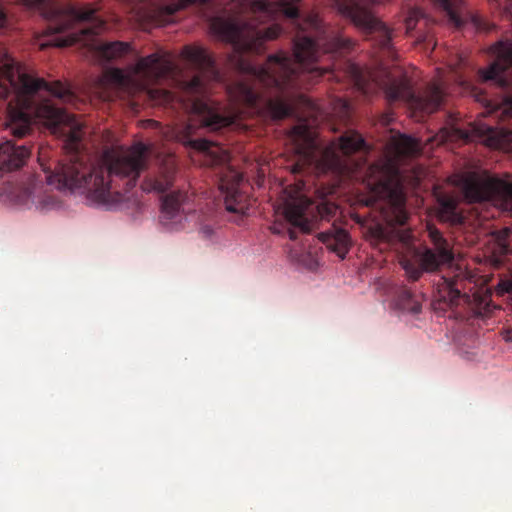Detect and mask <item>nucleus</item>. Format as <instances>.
Wrapping results in <instances>:
<instances>
[{"instance_id":"f257e3e1","label":"nucleus","mask_w":512,"mask_h":512,"mask_svg":"<svg viewBox=\"0 0 512 512\" xmlns=\"http://www.w3.org/2000/svg\"><path fill=\"white\" fill-rule=\"evenodd\" d=\"M301 0H283L282 13L299 29L295 36L293 56L285 52L270 55L263 65L256 64L253 54L264 51V44L281 34L278 25L261 29L259 24L274 17V4L268 0H233L229 7L209 16L210 29L219 39L230 45V66L243 74V78L229 87L230 96L239 103L257 111H265L272 119L296 117L298 123L291 129L290 138L295 152L307 162H313L318 150L314 129L319 107L306 95L294 94L299 88H308L330 67H318L321 46L325 52L343 55L354 48V41L342 34L327 40L316 41L311 35L302 34L309 27L320 29L317 15H309L300 22L298 3Z\"/></svg>"},{"instance_id":"f03ea898","label":"nucleus","mask_w":512,"mask_h":512,"mask_svg":"<svg viewBox=\"0 0 512 512\" xmlns=\"http://www.w3.org/2000/svg\"><path fill=\"white\" fill-rule=\"evenodd\" d=\"M41 92L67 104H74L76 100L70 86L61 81L49 83L27 74L0 45V98L11 97L8 109L12 134L22 138L29 132L33 120L43 121L53 133L63 136L71 148L66 159L52 163L44 161L46 150L39 152L38 161L47 184L58 190L81 189L95 204L114 208L125 198L118 189V181H123L126 191L135 186L148 166L152 146L138 142L123 152L106 151L98 161L92 162L91 157L78 148L83 137L82 123L51 99L42 98Z\"/></svg>"},{"instance_id":"7ed1b4c3","label":"nucleus","mask_w":512,"mask_h":512,"mask_svg":"<svg viewBox=\"0 0 512 512\" xmlns=\"http://www.w3.org/2000/svg\"><path fill=\"white\" fill-rule=\"evenodd\" d=\"M388 149L390 157L367 168L364 180L367 194L360 198V202L364 206L379 209H383L384 205L389 206L396 213L394 221L404 225L408 214L404 207L405 194L397 161L419 154L420 144L410 136L397 134L390 139Z\"/></svg>"},{"instance_id":"20e7f679","label":"nucleus","mask_w":512,"mask_h":512,"mask_svg":"<svg viewBox=\"0 0 512 512\" xmlns=\"http://www.w3.org/2000/svg\"><path fill=\"white\" fill-rule=\"evenodd\" d=\"M181 56L196 71V74L190 79L177 81L182 93L179 96L180 100L193 115L198 117L202 127L217 131L230 126L234 122V117L222 115L220 107L207 96L206 80L220 79L214 57L200 46H185Z\"/></svg>"},{"instance_id":"39448f33","label":"nucleus","mask_w":512,"mask_h":512,"mask_svg":"<svg viewBox=\"0 0 512 512\" xmlns=\"http://www.w3.org/2000/svg\"><path fill=\"white\" fill-rule=\"evenodd\" d=\"M354 80L357 89L365 96L380 89L390 103L403 101L412 110L423 114L436 111L445 95L442 83L436 82L429 84L423 92L416 94L406 77L392 76L385 68L380 71H363L360 68H354Z\"/></svg>"},{"instance_id":"423d86ee","label":"nucleus","mask_w":512,"mask_h":512,"mask_svg":"<svg viewBox=\"0 0 512 512\" xmlns=\"http://www.w3.org/2000/svg\"><path fill=\"white\" fill-rule=\"evenodd\" d=\"M193 126L187 125L180 133L179 140L187 147L201 154L203 165L219 168L218 187L224 197L225 208L235 214H246L250 200L246 193L240 190L243 176L230 166V156L226 149L213 141L193 138Z\"/></svg>"},{"instance_id":"0eeeda50","label":"nucleus","mask_w":512,"mask_h":512,"mask_svg":"<svg viewBox=\"0 0 512 512\" xmlns=\"http://www.w3.org/2000/svg\"><path fill=\"white\" fill-rule=\"evenodd\" d=\"M179 73L178 66L169 54L156 52L140 58L132 66L130 73L113 69L110 72V79L122 89L144 92L149 99L158 104H169L174 101L175 94L152 85L162 79L175 78Z\"/></svg>"},{"instance_id":"6e6552de","label":"nucleus","mask_w":512,"mask_h":512,"mask_svg":"<svg viewBox=\"0 0 512 512\" xmlns=\"http://www.w3.org/2000/svg\"><path fill=\"white\" fill-rule=\"evenodd\" d=\"M96 12L97 9L91 6L78 8L74 5H69L63 12H58L55 20L48 26L50 34L68 31L76 23H86L87 25L80 28L79 34H72L65 38H55L52 41L41 43L40 49H46L49 46L67 47L76 42L87 41L100 34L106 24L96 15Z\"/></svg>"},{"instance_id":"1a4fd4ad","label":"nucleus","mask_w":512,"mask_h":512,"mask_svg":"<svg viewBox=\"0 0 512 512\" xmlns=\"http://www.w3.org/2000/svg\"><path fill=\"white\" fill-rule=\"evenodd\" d=\"M428 236L431 247L424 246L414 250L411 257H404L400 264L408 278L417 281L423 273H434L442 267L450 265L454 260L451 244L435 227H428Z\"/></svg>"},{"instance_id":"9d476101","label":"nucleus","mask_w":512,"mask_h":512,"mask_svg":"<svg viewBox=\"0 0 512 512\" xmlns=\"http://www.w3.org/2000/svg\"><path fill=\"white\" fill-rule=\"evenodd\" d=\"M490 113L498 118L504 126L497 129L492 126H484L481 129L474 128L469 131L460 127L456 118L449 116L448 124L441 129L442 138L445 141H464L473 140V132L485 137L486 144L493 148H501L504 144L507 134H512V96H504L499 104H489Z\"/></svg>"},{"instance_id":"9b49d317","label":"nucleus","mask_w":512,"mask_h":512,"mask_svg":"<svg viewBox=\"0 0 512 512\" xmlns=\"http://www.w3.org/2000/svg\"><path fill=\"white\" fill-rule=\"evenodd\" d=\"M438 285L439 299L450 307L458 306L461 302L471 306L476 315L490 311L488 296L481 295L475 290L473 276L467 271L458 269L453 276L442 277Z\"/></svg>"},{"instance_id":"f8f14e48","label":"nucleus","mask_w":512,"mask_h":512,"mask_svg":"<svg viewBox=\"0 0 512 512\" xmlns=\"http://www.w3.org/2000/svg\"><path fill=\"white\" fill-rule=\"evenodd\" d=\"M464 195L470 202H492L504 212L512 214V179L487 176L470 178L465 182Z\"/></svg>"},{"instance_id":"ddd939ff","label":"nucleus","mask_w":512,"mask_h":512,"mask_svg":"<svg viewBox=\"0 0 512 512\" xmlns=\"http://www.w3.org/2000/svg\"><path fill=\"white\" fill-rule=\"evenodd\" d=\"M334 5L341 15L363 29L381 49L391 50L392 30L375 18L365 6L356 0H335Z\"/></svg>"},{"instance_id":"4468645a","label":"nucleus","mask_w":512,"mask_h":512,"mask_svg":"<svg viewBox=\"0 0 512 512\" xmlns=\"http://www.w3.org/2000/svg\"><path fill=\"white\" fill-rule=\"evenodd\" d=\"M491 52L495 60L487 68L478 70V80L501 88L512 87V40L495 43Z\"/></svg>"},{"instance_id":"2eb2a0df","label":"nucleus","mask_w":512,"mask_h":512,"mask_svg":"<svg viewBox=\"0 0 512 512\" xmlns=\"http://www.w3.org/2000/svg\"><path fill=\"white\" fill-rule=\"evenodd\" d=\"M312 207V202L305 196H299L285 202L284 216L290 224L288 235L291 240L297 239L296 229L303 233H309L312 229V222L308 214Z\"/></svg>"},{"instance_id":"dca6fc26","label":"nucleus","mask_w":512,"mask_h":512,"mask_svg":"<svg viewBox=\"0 0 512 512\" xmlns=\"http://www.w3.org/2000/svg\"><path fill=\"white\" fill-rule=\"evenodd\" d=\"M176 160L174 156H166L160 163L157 172L147 176L141 184L145 192L164 193L172 187L176 175Z\"/></svg>"},{"instance_id":"f3484780","label":"nucleus","mask_w":512,"mask_h":512,"mask_svg":"<svg viewBox=\"0 0 512 512\" xmlns=\"http://www.w3.org/2000/svg\"><path fill=\"white\" fill-rule=\"evenodd\" d=\"M31 155V148L12 140L0 143V172L21 168Z\"/></svg>"},{"instance_id":"a211bd4d","label":"nucleus","mask_w":512,"mask_h":512,"mask_svg":"<svg viewBox=\"0 0 512 512\" xmlns=\"http://www.w3.org/2000/svg\"><path fill=\"white\" fill-rule=\"evenodd\" d=\"M190 201V195L184 190L173 191L162 198L161 213L162 222L177 223L186 213V205Z\"/></svg>"},{"instance_id":"6ab92c4d","label":"nucleus","mask_w":512,"mask_h":512,"mask_svg":"<svg viewBox=\"0 0 512 512\" xmlns=\"http://www.w3.org/2000/svg\"><path fill=\"white\" fill-rule=\"evenodd\" d=\"M435 6L443 9L448 22L453 27L460 29L470 21L476 29H482L479 17L471 14L464 15V3L462 0H430Z\"/></svg>"},{"instance_id":"aec40b11","label":"nucleus","mask_w":512,"mask_h":512,"mask_svg":"<svg viewBox=\"0 0 512 512\" xmlns=\"http://www.w3.org/2000/svg\"><path fill=\"white\" fill-rule=\"evenodd\" d=\"M366 147L364 138L354 130H348L342 134L337 143L326 150V154H331L334 161H338V153L343 155H351Z\"/></svg>"},{"instance_id":"412c9836","label":"nucleus","mask_w":512,"mask_h":512,"mask_svg":"<svg viewBox=\"0 0 512 512\" xmlns=\"http://www.w3.org/2000/svg\"><path fill=\"white\" fill-rule=\"evenodd\" d=\"M318 238L340 258H345L351 244L346 230L333 224L328 230L321 232Z\"/></svg>"},{"instance_id":"4be33fe9","label":"nucleus","mask_w":512,"mask_h":512,"mask_svg":"<svg viewBox=\"0 0 512 512\" xmlns=\"http://www.w3.org/2000/svg\"><path fill=\"white\" fill-rule=\"evenodd\" d=\"M395 305L404 312L417 314L421 311L418 297L406 286L399 287L395 292Z\"/></svg>"},{"instance_id":"5701e85b","label":"nucleus","mask_w":512,"mask_h":512,"mask_svg":"<svg viewBox=\"0 0 512 512\" xmlns=\"http://www.w3.org/2000/svg\"><path fill=\"white\" fill-rule=\"evenodd\" d=\"M511 234L512 229L509 227L502 228L494 233L495 246L493 248V257L496 265L502 263L501 257L512 254V248L509 245Z\"/></svg>"},{"instance_id":"b1692460","label":"nucleus","mask_w":512,"mask_h":512,"mask_svg":"<svg viewBox=\"0 0 512 512\" xmlns=\"http://www.w3.org/2000/svg\"><path fill=\"white\" fill-rule=\"evenodd\" d=\"M132 50L127 42L114 41L99 45L98 51L102 58L107 61L116 60L128 54Z\"/></svg>"},{"instance_id":"393cba45","label":"nucleus","mask_w":512,"mask_h":512,"mask_svg":"<svg viewBox=\"0 0 512 512\" xmlns=\"http://www.w3.org/2000/svg\"><path fill=\"white\" fill-rule=\"evenodd\" d=\"M23 201L27 203L30 201L36 206H40L45 208L53 203V198L50 195H46L41 197L39 195V189L35 184H29L27 187L23 189Z\"/></svg>"},{"instance_id":"a878e982","label":"nucleus","mask_w":512,"mask_h":512,"mask_svg":"<svg viewBox=\"0 0 512 512\" xmlns=\"http://www.w3.org/2000/svg\"><path fill=\"white\" fill-rule=\"evenodd\" d=\"M366 237L373 245H379L389 241L390 233L386 227L376 223L367 228Z\"/></svg>"},{"instance_id":"bb28decb","label":"nucleus","mask_w":512,"mask_h":512,"mask_svg":"<svg viewBox=\"0 0 512 512\" xmlns=\"http://www.w3.org/2000/svg\"><path fill=\"white\" fill-rule=\"evenodd\" d=\"M442 217L452 222H459L461 217L457 212V202L450 197H443L439 201Z\"/></svg>"},{"instance_id":"cd10ccee","label":"nucleus","mask_w":512,"mask_h":512,"mask_svg":"<svg viewBox=\"0 0 512 512\" xmlns=\"http://www.w3.org/2000/svg\"><path fill=\"white\" fill-rule=\"evenodd\" d=\"M428 21L426 14L424 11L420 8H412L410 9L408 16L405 19V26H406V32L408 34H411V32L416 29V27L420 23L426 24Z\"/></svg>"},{"instance_id":"c85d7f7f","label":"nucleus","mask_w":512,"mask_h":512,"mask_svg":"<svg viewBox=\"0 0 512 512\" xmlns=\"http://www.w3.org/2000/svg\"><path fill=\"white\" fill-rule=\"evenodd\" d=\"M337 209L338 207L330 202H323L317 206V211L321 218L334 216L337 212Z\"/></svg>"},{"instance_id":"c756f323","label":"nucleus","mask_w":512,"mask_h":512,"mask_svg":"<svg viewBox=\"0 0 512 512\" xmlns=\"http://www.w3.org/2000/svg\"><path fill=\"white\" fill-rule=\"evenodd\" d=\"M464 64H465L464 63V59L462 57H459L458 58V63L451 65V69H452V72L454 74V79H455V81L459 82L460 84H464L465 83V78H464V76L460 72L461 66L464 65Z\"/></svg>"},{"instance_id":"7c9ffc66","label":"nucleus","mask_w":512,"mask_h":512,"mask_svg":"<svg viewBox=\"0 0 512 512\" xmlns=\"http://www.w3.org/2000/svg\"><path fill=\"white\" fill-rule=\"evenodd\" d=\"M24 5L31 9H43L49 4V0H21Z\"/></svg>"},{"instance_id":"2f4dec72","label":"nucleus","mask_w":512,"mask_h":512,"mask_svg":"<svg viewBox=\"0 0 512 512\" xmlns=\"http://www.w3.org/2000/svg\"><path fill=\"white\" fill-rule=\"evenodd\" d=\"M337 102L340 107L341 116L348 117L351 112V106H350L349 101H347L345 99H338Z\"/></svg>"},{"instance_id":"473e14b6","label":"nucleus","mask_w":512,"mask_h":512,"mask_svg":"<svg viewBox=\"0 0 512 512\" xmlns=\"http://www.w3.org/2000/svg\"><path fill=\"white\" fill-rule=\"evenodd\" d=\"M7 18L3 9L0 7V28L4 27L6 24Z\"/></svg>"},{"instance_id":"72a5a7b5","label":"nucleus","mask_w":512,"mask_h":512,"mask_svg":"<svg viewBox=\"0 0 512 512\" xmlns=\"http://www.w3.org/2000/svg\"><path fill=\"white\" fill-rule=\"evenodd\" d=\"M149 123L153 126V127H158L159 126V123L157 121H154V120H149Z\"/></svg>"},{"instance_id":"f704fd0d","label":"nucleus","mask_w":512,"mask_h":512,"mask_svg":"<svg viewBox=\"0 0 512 512\" xmlns=\"http://www.w3.org/2000/svg\"><path fill=\"white\" fill-rule=\"evenodd\" d=\"M384 217H385L386 221H393V219H390V218H389L388 216H386V215H385Z\"/></svg>"},{"instance_id":"c9c22d12","label":"nucleus","mask_w":512,"mask_h":512,"mask_svg":"<svg viewBox=\"0 0 512 512\" xmlns=\"http://www.w3.org/2000/svg\"><path fill=\"white\" fill-rule=\"evenodd\" d=\"M356 219H357V222H358V223H361V219H360V217H357Z\"/></svg>"}]
</instances>
